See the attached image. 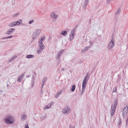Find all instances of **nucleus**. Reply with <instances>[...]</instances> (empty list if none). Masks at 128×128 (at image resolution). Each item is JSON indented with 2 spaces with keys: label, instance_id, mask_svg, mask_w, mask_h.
Returning a JSON list of instances; mask_svg holds the SVG:
<instances>
[{
  "label": "nucleus",
  "instance_id": "obj_1",
  "mask_svg": "<svg viewBox=\"0 0 128 128\" xmlns=\"http://www.w3.org/2000/svg\"><path fill=\"white\" fill-rule=\"evenodd\" d=\"M4 122L7 124H13L14 122V118L11 115H8L4 117Z\"/></svg>",
  "mask_w": 128,
  "mask_h": 128
},
{
  "label": "nucleus",
  "instance_id": "obj_2",
  "mask_svg": "<svg viewBox=\"0 0 128 128\" xmlns=\"http://www.w3.org/2000/svg\"><path fill=\"white\" fill-rule=\"evenodd\" d=\"M118 99L116 98L114 100V102L112 105L110 110V115L112 116L115 112L117 104Z\"/></svg>",
  "mask_w": 128,
  "mask_h": 128
},
{
  "label": "nucleus",
  "instance_id": "obj_3",
  "mask_svg": "<svg viewBox=\"0 0 128 128\" xmlns=\"http://www.w3.org/2000/svg\"><path fill=\"white\" fill-rule=\"evenodd\" d=\"M41 30L40 29H37L34 32L32 36V39H36L38 37L41 32Z\"/></svg>",
  "mask_w": 128,
  "mask_h": 128
},
{
  "label": "nucleus",
  "instance_id": "obj_4",
  "mask_svg": "<svg viewBox=\"0 0 128 128\" xmlns=\"http://www.w3.org/2000/svg\"><path fill=\"white\" fill-rule=\"evenodd\" d=\"M71 111V110L70 108L66 107L62 110V112L65 115H67Z\"/></svg>",
  "mask_w": 128,
  "mask_h": 128
},
{
  "label": "nucleus",
  "instance_id": "obj_5",
  "mask_svg": "<svg viewBox=\"0 0 128 128\" xmlns=\"http://www.w3.org/2000/svg\"><path fill=\"white\" fill-rule=\"evenodd\" d=\"M88 78V75L87 74L84 79L82 85L83 89L84 88H86V85L87 83L88 80L89 79V78Z\"/></svg>",
  "mask_w": 128,
  "mask_h": 128
},
{
  "label": "nucleus",
  "instance_id": "obj_6",
  "mask_svg": "<svg viewBox=\"0 0 128 128\" xmlns=\"http://www.w3.org/2000/svg\"><path fill=\"white\" fill-rule=\"evenodd\" d=\"M114 46V39L112 38L111 41L109 43L108 47V50H110Z\"/></svg>",
  "mask_w": 128,
  "mask_h": 128
},
{
  "label": "nucleus",
  "instance_id": "obj_7",
  "mask_svg": "<svg viewBox=\"0 0 128 128\" xmlns=\"http://www.w3.org/2000/svg\"><path fill=\"white\" fill-rule=\"evenodd\" d=\"M76 28H74L71 31V32L70 35V40H72L73 38L74 37V31L76 30Z\"/></svg>",
  "mask_w": 128,
  "mask_h": 128
},
{
  "label": "nucleus",
  "instance_id": "obj_8",
  "mask_svg": "<svg viewBox=\"0 0 128 128\" xmlns=\"http://www.w3.org/2000/svg\"><path fill=\"white\" fill-rule=\"evenodd\" d=\"M128 112V107H125L123 111V116L125 117L127 116Z\"/></svg>",
  "mask_w": 128,
  "mask_h": 128
},
{
  "label": "nucleus",
  "instance_id": "obj_9",
  "mask_svg": "<svg viewBox=\"0 0 128 128\" xmlns=\"http://www.w3.org/2000/svg\"><path fill=\"white\" fill-rule=\"evenodd\" d=\"M45 39V38L44 36H41L40 39L38 41L39 44H43L42 42H44Z\"/></svg>",
  "mask_w": 128,
  "mask_h": 128
},
{
  "label": "nucleus",
  "instance_id": "obj_10",
  "mask_svg": "<svg viewBox=\"0 0 128 128\" xmlns=\"http://www.w3.org/2000/svg\"><path fill=\"white\" fill-rule=\"evenodd\" d=\"M24 74H22L19 76L18 79V81L19 82H21V80H22L24 77Z\"/></svg>",
  "mask_w": 128,
  "mask_h": 128
},
{
  "label": "nucleus",
  "instance_id": "obj_11",
  "mask_svg": "<svg viewBox=\"0 0 128 128\" xmlns=\"http://www.w3.org/2000/svg\"><path fill=\"white\" fill-rule=\"evenodd\" d=\"M15 30V28H11L8 30L6 32V34H11L13 32V30L14 31Z\"/></svg>",
  "mask_w": 128,
  "mask_h": 128
},
{
  "label": "nucleus",
  "instance_id": "obj_12",
  "mask_svg": "<svg viewBox=\"0 0 128 128\" xmlns=\"http://www.w3.org/2000/svg\"><path fill=\"white\" fill-rule=\"evenodd\" d=\"M51 16L53 19H56L58 18V16L55 14L54 13H53L51 14Z\"/></svg>",
  "mask_w": 128,
  "mask_h": 128
},
{
  "label": "nucleus",
  "instance_id": "obj_13",
  "mask_svg": "<svg viewBox=\"0 0 128 128\" xmlns=\"http://www.w3.org/2000/svg\"><path fill=\"white\" fill-rule=\"evenodd\" d=\"M64 50H62L58 54L57 56H56V58H58L63 53V52H64Z\"/></svg>",
  "mask_w": 128,
  "mask_h": 128
},
{
  "label": "nucleus",
  "instance_id": "obj_14",
  "mask_svg": "<svg viewBox=\"0 0 128 128\" xmlns=\"http://www.w3.org/2000/svg\"><path fill=\"white\" fill-rule=\"evenodd\" d=\"M27 118V116L24 114L22 115L21 116V120L22 121H24L26 120Z\"/></svg>",
  "mask_w": 128,
  "mask_h": 128
},
{
  "label": "nucleus",
  "instance_id": "obj_15",
  "mask_svg": "<svg viewBox=\"0 0 128 128\" xmlns=\"http://www.w3.org/2000/svg\"><path fill=\"white\" fill-rule=\"evenodd\" d=\"M17 57V56L16 55H15L13 56L9 60L8 62H11L14 59L16 58Z\"/></svg>",
  "mask_w": 128,
  "mask_h": 128
},
{
  "label": "nucleus",
  "instance_id": "obj_16",
  "mask_svg": "<svg viewBox=\"0 0 128 128\" xmlns=\"http://www.w3.org/2000/svg\"><path fill=\"white\" fill-rule=\"evenodd\" d=\"M60 34L64 36H65L67 34V32L65 30H63L60 33Z\"/></svg>",
  "mask_w": 128,
  "mask_h": 128
},
{
  "label": "nucleus",
  "instance_id": "obj_17",
  "mask_svg": "<svg viewBox=\"0 0 128 128\" xmlns=\"http://www.w3.org/2000/svg\"><path fill=\"white\" fill-rule=\"evenodd\" d=\"M47 79V78L46 77H44V78L42 80V83L41 84H42V86H44V83L46 81Z\"/></svg>",
  "mask_w": 128,
  "mask_h": 128
},
{
  "label": "nucleus",
  "instance_id": "obj_18",
  "mask_svg": "<svg viewBox=\"0 0 128 128\" xmlns=\"http://www.w3.org/2000/svg\"><path fill=\"white\" fill-rule=\"evenodd\" d=\"M34 57V56L30 54L26 56V58H33Z\"/></svg>",
  "mask_w": 128,
  "mask_h": 128
},
{
  "label": "nucleus",
  "instance_id": "obj_19",
  "mask_svg": "<svg viewBox=\"0 0 128 128\" xmlns=\"http://www.w3.org/2000/svg\"><path fill=\"white\" fill-rule=\"evenodd\" d=\"M62 90H60L59 92H57L56 94V95L55 96V97L56 98L58 97L60 95L62 94Z\"/></svg>",
  "mask_w": 128,
  "mask_h": 128
},
{
  "label": "nucleus",
  "instance_id": "obj_20",
  "mask_svg": "<svg viewBox=\"0 0 128 128\" xmlns=\"http://www.w3.org/2000/svg\"><path fill=\"white\" fill-rule=\"evenodd\" d=\"M32 83L33 84L32 86V87H33V86L34 85V80H35V79L34 78V76H33L32 77Z\"/></svg>",
  "mask_w": 128,
  "mask_h": 128
},
{
  "label": "nucleus",
  "instance_id": "obj_21",
  "mask_svg": "<svg viewBox=\"0 0 128 128\" xmlns=\"http://www.w3.org/2000/svg\"><path fill=\"white\" fill-rule=\"evenodd\" d=\"M39 46L40 48L42 49H44V46L43 44H39Z\"/></svg>",
  "mask_w": 128,
  "mask_h": 128
},
{
  "label": "nucleus",
  "instance_id": "obj_22",
  "mask_svg": "<svg viewBox=\"0 0 128 128\" xmlns=\"http://www.w3.org/2000/svg\"><path fill=\"white\" fill-rule=\"evenodd\" d=\"M44 49H42L41 48H40L39 49H38L37 51L38 53L39 54H40L42 52V51Z\"/></svg>",
  "mask_w": 128,
  "mask_h": 128
},
{
  "label": "nucleus",
  "instance_id": "obj_23",
  "mask_svg": "<svg viewBox=\"0 0 128 128\" xmlns=\"http://www.w3.org/2000/svg\"><path fill=\"white\" fill-rule=\"evenodd\" d=\"M75 88L76 86L74 85H73L72 86V88L71 89V90L72 91H74L75 90Z\"/></svg>",
  "mask_w": 128,
  "mask_h": 128
},
{
  "label": "nucleus",
  "instance_id": "obj_24",
  "mask_svg": "<svg viewBox=\"0 0 128 128\" xmlns=\"http://www.w3.org/2000/svg\"><path fill=\"white\" fill-rule=\"evenodd\" d=\"M89 2V1L88 0H85L84 1V4L87 5Z\"/></svg>",
  "mask_w": 128,
  "mask_h": 128
},
{
  "label": "nucleus",
  "instance_id": "obj_25",
  "mask_svg": "<svg viewBox=\"0 0 128 128\" xmlns=\"http://www.w3.org/2000/svg\"><path fill=\"white\" fill-rule=\"evenodd\" d=\"M121 10L120 9V8H118L117 10V11L116 12V15H117L120 12Z\"/></svg>",
  "mask_w": 128,
  "mask_h": 128
},
{
  "label": "nucleus",
  "instance_id": "obj_26",
  "mask_svg": "<svg viewBox=\"0 0 128 128\" xmlns=\"http://www.w3.org/2000/svg\"><path fill=\"white\" fill-rule=\"evenodd\" d=\"M11 24H20V23L18 21L16 22H12L11 23Z\"/></svg>",
  "mask_w": 128,
  "mask_h": 128
},
{
  "label": "nucleus",
  "instance_id": "obj_27",
  "mask_svg": "<svg viewBox=\"0 0 128 128\" xmlns=\"http://www.w3.org/2000/svg\"><path fill=\"white\" fill-rule=\"evenodd\" d=\"M19 15V13H18L17 14H14L12 15V16L13 17H15V16H17Z\"/></svg>",
  "mask_w": 128,
  "mask_h": 128
},
{
  "label": "nucleus",
  "instance_id": "obj_28",
  "mask_svg": "<svg viewBox=\"0 0 128 128\" xmlns=\"http://www.w3.org/2000/svg\"><path fill=\"white\" fill-rule=\"evenodd\" d=\"M86 49L85 48L84 49L82 50L81 52V53H83L84 52H86Z\"/></svg>",
  "mask_w": 128,
  "mask_h": 128
},
{
  "label": "nucleus",
  "instance_id": "obj_29",
  "mask_svg": "<svg viewBox=\"0 0 128 128\" xmlns=\"http://www.w3.org/2000/svg\"><path fill=\"white\" fill-rule=\"evenodd\" d=\"M86 7H87V5H85V4H83V8L85 10H86Z\"/></svg>",
  "mask_w": 128,
  "mask_h": 128
},
{
  "label": "nucleus",
  "instance_id": "obj_30",
  "mask_svg": "<svg viewBox=\"0 0 128 128\" xmlns=\"http://www.w3.org/2000/svg\"><path fill=\"white\" fill-rule=\"evenodd\" d=\"M12 36H8L6 37H5L4 38H3V39H7V38H12Z\"/></svg>",
  "mask_w": 128,
  "mask_h": 128
},
{
  "label": "nucleus",
  "instance_id": "obj_31",
  "mask_svg": "<svg viewBox=\"0 0 128 128\" xmlns=\"http://www.w3.org/2000/svg\"><path fill=\"white\" fill-rule=\"evenodd\" d=\"M121 123V119L120 118L119 119V121L118 122V124L120 125Z\"/></svg>",
  "mask_w": 128,
  "mask_h": 128
},
{
  "label": "nucleus",
  "instance_id": "obj_32",
  "mask_svg": "<svg viewBox=\"0 0 128 128\" xmlns=\"http://www.w3.org/2000/svg\"><path fill=\"white\" fill-rule=\"evenodd\" d=\"M52 105V103H50L49 104H48V106H49V108H50Z\"/></svg>",
  "mask_w": 128,
  "mask_h": 128
},
{
  "label": "nucleus",
  "instance_id": "obj_33",
  "mask_svg": "<svg viewBox=\"0 0 128 128\" xmlns=\"http://www.w3.org/2000/svg\"><path fill=\"white\" fill-rule=\"evenodd\" d=\"M90 48V47H86L85 48V49H86V51H88V50H89Z\"/></svg>",
  "mask_w": 128,
  "mask_h": 128
},
{
  "label": "nucleus",
  "instance_id": "obj_34",
  "mask_svg": "<svg viewBox=\"0 0 128 128\" xmlns=\"http://www.w3.org/2000/svg\"><path fill=\"white\" fill-rule=\"evenodd\" d=\"M34 22V20H32L31 21H30L29 22V24H31L33 22Z\"/></svg>",
  "mask_w": 128,
  "mask_h": 128
},
{
  "label": "nucleus",
  "instance_id": "obj_35",
  "mask_svg": "<svg viewBox=\"0 0 128 128\" xmlns=\"http://www.w3.org/2000/svg\"><path fill=\"white\" fill-rule=\"evenodd\" d=\"M85 88H84V89H83V87H82V92L81 94H82L84 93V90H85Z\"/></svg>",
  "mask_w": 128,
  "mask_h": 128
},
{
  "label": "nucleus",
  "instance_id": "obj_36",
  "mask_svg": "<svg viewBox=\"0 0 128 128\" xmlns=\"http://www.w3.org/2000/svg\"><path fill=\"white\" fill-rule=\"evenodd\" d=\"M49 108V106H45L44 107V109H47L48 108Z\"/></svg>",
  "mask_w": 128,
  "mask_h": 128
},
{
  "label": "nucleus",
  "instance_id": "obj_37",
  "mask_svg": "<svg viewBox=\"0 0 128 128\" xmlns=\"http://www.w3.org/2000/svg\"><path fill=\"white\" fill-rule=\"evenodd\" d=\"M107 3H110V2L112 1V0H106Z\"/></svg>",
  "mask_w": 128,
  "mask_h": 128
},
{
  "label": "nucleus",
  "instance_id": "obj_38",
  "mask_svg": "<svg viewBox=\"0 0 128 128\" xmlns=\"http://www.w3.org/2000/svg\"><path fill=\"white\" fill-rule=\"evenodd\" d=\"M41 118L42 120H43L45 118L43 116H42L41 117Z\"/></svg>",
  "mask_w": 128,
  "mask_h": 128
},
{
  "label": "nucleus",
  "instance_id": "obj_39",
  "mask_svg": "<svg viewBox=\"0 0 128 128\" xmlns=\"http://www.w3.org/2000/svg\"><path fill=\"white\" fill-rule=\"evenodd\" d=\"M25 128H29L28 124L25 125Z\"/></svg>",
  "mask_w": 128,
  "mask_h": 128
},
{
  "label": "nucleus",
  "instance_id": "obj_40",
  "mask_svg": "<svg viewBox=\"0 0 128 128\" xmlns=\"http://www.w3.org/2000/svg\"><path fill=\"white\" fill-rule=\"evenodd\" d=\"M18 21H19V23H20V24L22 23V20H21L20 19V20H19Z\"/></svg>",
  "mask_w": 128,
  "mask_h": 128
},
{
  "label": "nucleus",
  "instance_id": "obj_41",
  "mask_svg": "<svg viewBox=\"0 0 128 128\" xmlns=\"http://www.w3.org/2000/svg\"><path fill=\"white\" fill-rule=\"evenodd\" d=\"M16 24H11L10 26L12 27H13L16 26Z\"/></svg>",
  "mask_w": 128,
  "mask_h": 128
},
{
  "label": "nucleus",
  "instance_id": "obj_42",
  "mask_svg": "<svg viewBox=\"0 0 128 128\" xmlns=\"http://www.w3.org/2000/svg\"><path fill=\"white\" fill-rule=\"evenodd\" d=\"M42 86L40 88L41 90H42L43 88H44V86H42V84H41Z\"/></svg>",
  "mask_w": 128,
  "mask_h": 128
},
{
  "label": "nucleus",
  "instance_id": "obj_43",
  "mask_svg": "<svg viewBox=\"0 0 128 128\" xmlns=\"http://www.w3.org/2000/svg\"><path fill=\"white\" fill-rule=\"evenodd\" d=\"M6 86H7V88L8 89L10 87L9 85L8 84H7L6 85Z\"/></svg>",
  "mask_w": 128,
  "mask_h": 128
},
{
  "label": "nucleus",
  "instance_id": "obj_44",
  "mask_svg": "<svg viewBox=\"0 0 128 128\" xmlns=\"http://www.w3.org/2000/svg\"><path fill=\"white\" fill-rule=\"evenodd\" d=\"M128 118L126 120V124H127L128 123Z\"/></svg>",
  "mask_w": 128,
  "mask_h": 128
},
{
  "label": "nucleus",
  "instance_id": "obj_45",
  "mask_svg": "<svg viewBox=\"0 0 128 128\" xmlns=\"http://www.w3.org/2000/svg\"><path fill=\"white\" fill-rule=\"evenodd\" d=\"M41 92L42 94L43 93V91L42 90H41Z\"/></svg>",
  "mask_w": 128,
  "mask_h": 128
},
{
  "label": "nucleus",
  "instance_id": "obj_46",
  "mask_svg": "<svg viewBox=\"0 0 128 128\" xmlns=\"http://www.w3.org/2000/svg\"><path fill=\"white\" fill-rule=\"evenodd\" d=\"M72 128V126H70V128Z\"/></svg>",
  "mask_w": 128,
  "mask_h": 128
},
{
  "label": "nucleus",
  "instance_id": "obj_47",
  "mask_svg": "<svg viewBox=\"0 0 128 128\" xmlns=\"http://www.w3.org/2000/svg\"><path fill=\"white\" fill-rule=\"evenodd\" d=\"M64 68H62V70H64Z\"/></svg>",
  "mask_w": 128,
  "mask_h": 128
},
{
  "label": "nucleus",
  "instance_id": "obj_48",
  "mask_svg": "<svg viewBox=\"0 0 128 128\" xmlns=\"http://www.w3.org/2000/svg\"><path fill=\"white\" fill-rule=\"evenodd\" d=\"M2 92V91H0V94H1Z\"/></svg>",
  "mask_w": 128,
  "mask_h": 128
},
{
  "label": "nucleus",
  "instance_id": "obj_49",
  "mask_svg": "<svg viewBox=\"0 0 128 128\" xmlns=\"http://www.w3.org/2000/svg\"><path fill=\"white\" fill-rule=\"evenodd\" d=\"M30 77V75H29V76H28L27 77L28 78V77Z\"/></svg>",
  "mask_w": 128,
  "mask_h": 128
}]
</instances>
